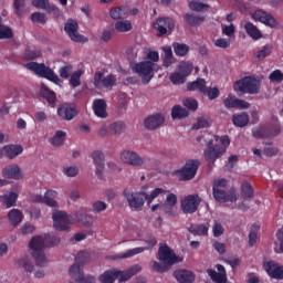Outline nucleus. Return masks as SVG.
Wrapping results in <instances>:
<instances>
[{"mask_svg":"<svg viewBox=\"0 0 283 283\" xmlns=\"http://www.w3.org/2000/svg\"><path fill=\"white\" fill-rule=\"evenodd\" d=\"M61 243V237L59 234L49 233L44 237L38 235L33 237L29 243L31 255L36 264V266H45L48 260L45 259L44 247H59Z\"/></svg>","mask_w":283,"mask_h":283,"instance_id":"nucleus-1","label":"nucleus"},{"mask_svg":"<svg viewBox=\"0 0 283 283\" xmlns=\"http://www.w3.org/2000/svg\"><path fill=\"white\" fill-rule=\"evenodd\" d=\"M53 227L56 231H70L69 224H76L82 222L84 227H92L94 218L92 216L76 211L73 214H67L65 211H54L52 214Z\"/></svg>","mask_w":283,"mask_h":283,"instance_id":"nucleus-2","label":"nucleus"},{"mask_svg":"<svg viewBox=\"0 0 283 283\" xmlns=\"http://www.w3.org/2000/svg\"><path fill=\"white\" fill-rule=\"evenodd\" d=\"M90 260H92V253H90V251L84 250L77 253L75 258V263L69 270L70 276L76 283H96V279L94 276H85L83 274V266L90 263Z\"/></svg>","mask_w":283,"mask_h":283,"instance_id":"nucleus-3","label":"nucleus"},{"mask_svg":"<svg viewBox=\"0 0 283 283\" xmlns=\"http://www.w3.org/2000/svg\"><path fill=\"white\" fill-rule=\"evenodd\" d=\"M158 255L161 263L153 262V270L156 271V273H167L174 264L182 262V258L176 255V252L167 244L159 248Z\"/></svg>","mask_w":283,"mask_h":283,"instance_id":"nucleus-4","label":"nucleus"},{"mask_svg":"<svg viewBox=\"0 0 283 283\" xmlns=\"http://www.w3.org/2000/svg\"><path fill=\"white\" fill-rule=\"evenodd\" d=\"M229 181L224 178L216 179L212 182V196L217 202H238V191L235 188H230L227 191Z\"/></svg>","mask_w":283,"mask_h":283,"instance_id":"nucleus-5","label":"nucleus"},{"mask_svg":"<svg viewBox=\"0 0 283 283\" xmlns=\"http://www.w3.org/2000/svg\"><path fill=\"white\" fill-rule=\"evenodd\" d=\"M198 169H200V160L189 159L186 161L184 167L172 171L171 176L178 178V180H180L181 182H187L196 178Z\"/></svg>","mask_w":283,"mask_h":283,"instance_id":"nucleus-6","label":"nucleus"},{"mask_svg":"<svg viewBox=\"0 0 283 283\" xmlns=\"http://www.w3.org/2000/svg\"><path fill=\"white\" fill-rule=\"evenodd\" d=\"M27 67L28 70H31V72H34V74H36L41 78H46V81H51V83H54L55 85H61V78H59V75H56V73H54V71L45 64L29 62L27 63Z\"/></svg>","mask_w":283,"mask_h":283,"instance_id":"nucleus-7","label":"nucleus"},{"mask_svg":"<svg viewBox=\"0 0 283 283\" xmlns=\"http://www.w3.org/2000/svg\"><path fill=\"white\" fill-rule=\"evenodd\" d=\"M156 63L151 61H143L133 65L132 71L142 76L143 85H148L154 78V70H156Z\"/></svg>","mask_w":283,"mask_h":283,"instance_id":"nucleus-8","label":"nucleus"},{"mask_svg":"<svg viewBox=\"0 0 283 283\" xmlns=\"http://www.w3.org/2000/svg\"><path fill=\"white\" fill-rule=\"evenodd\" d=\"M234 90L241 94H259L260 81L253 76H245L234 83Z\"/></svg>","mask_w":283,"mask_h":283,"instance_id":"nucleus-9","label":"nucleus"},{"mask_svg":"<svg viewBox=\"0 0 283 283\" xmlns=\"http://www.w3.org/2000/svg\"><path fill=\"white\" fill-rule=\"evenodd\" d=\"M123 193L130 209H135V211H143V207H145V200H147L145 192H134L125 189Z\"/></svg>","mask_w":283,"mask_h":283,"instance_id":"nucleus-10","label":"nucleus"},{"mask_svg":"<svg viewBox=\"0 0 283 283\" xmlns=\"http://www.w3.org/2000/svg\"><path fill=\"white\" fill-rule=\"evenodd\" d=\"M93 85L96 90H109V87H114V85H116V75L108 74L105 76L103 72L97 71L94 75Z\"/></svg>","mask_w":283,"mask_h":283,"instance_id":"nucleus-11","label":"nucleus"},{"mask_svg":"<svg viewBox=\"0 0 283 283\" xmlns=\"http://www.w3.org/2000/svg\"><path fill=\"white\" fill-rule=\"evenodd\" d=\"M119 158L124 165H129L130 167H143L147 159L140 157L138 153L129 149H125L120 153Z\"/></svg>","mask_w":283,"mask_h":283,"instance_id":"nucleus-12","label":"nucleus"},{"mask_svg":"<svg viewBox=\"0 0 283 283\" xmlns=\"http://www.w3.org/2000/svg\"><path fill=\"white\" fill-rule=\"evenodd\" d=\"M64 31L71 41L75 43H87V38L78 33V22H76V20L69 19L64 24Z\"/></svg>","mask_w":283,"mask_h":283,"instance_id":"nucleus-13","label":"nucleus"},{"mask_svg":"<svg viewBox=\"0 0 283 283\" xmlns=\"http://www.w3.org/2000/svg\"><path fill=\"white\" fill-rule=\"evenodd\" d=\"M201 202H202V198H200V196L188 195L184 199H181V211L186 214L196 213Z\"/></svg>","mask_w":283,"mask_h":283,"instance_id":"nucleus-14","label":"nucleus"},{"mask_svg":"<svg viewBox=\"0 0 283 283\" xmlns=\"http://www.w3.org/2000/svg\"><path fill=\"white\" fill-rule=\"evenodd\" d=\"M252 19L254 21H259V23H263L266 28H271L272 30L277 28V20L273 14L262 10L258 9L252 13Z\"/></svg>","mask_w":283,"mask_h":283,"instance_id":"nucleus-15","label":"nucleus"},{"mask_svg":"<svg viewBox=\"0 0 283 283\" xmlns=\"http://www.w3.org/2000/svg\"><path fill=\"white\" fill-rule=\"evenodd\" d=\"M57 116L62 118V120H74V118L78 116V111L76 109V105L71 103L61 104L57 107Z\"/></svg>","mask_w":283,"mask_h":283,"instance_id":"nucleus-16","label":"nucleus"},{"mask_svg":"<svg viewBox=\"0 0 283 283\" xmlns=\"http://www.w3.org/2000/svg\"><path fill=\"white\" fill-rule=\"evenodd\" d=\"M90 157L93 160V165H95V176L99 180H103V171H105V155L101 150H94L91 153Z\"/></svg>","mask_w":283,"mask_h":283,"instance_id":"nucleus-17","label":"nucleus"},{"mask_svg":"<svg viewBox=\"0 0 283 283\" xmlns=\"http://www.w3.org/2000/svg\"><path fill=\"white\" fill-rule=\"evenodd\" d=\"M176 23L171 18H159L154 23V29L157 30V36H165L168 31H171L175 28Z\"/></svg>","mask_w":283,"mask_h":283,"instance_id":"nucleus-18","label":"nucleus"},{"mask_svg":"<svg viewBox=\"0 0 283 283\" xmlns=\"http://www.w3.org/2000/svg\"><path fill=\"white\" fill-rule=\"evenodd\" d=\"M2 178L7 180H23V171L19 165H8L2 169Z\"/></svg>","mask_w":283,"mask_h":283,"instance_id":"nucleus-19","label":"nucleus"},{"mask_svg":"<svg viewBox=\"0 0 283 283\" xmlns=\"http://www.w3.org/2000/svg\"><path fill=\"white\" fill-rule=\"evenodd\" d=\"M226 148H222V146L216 144L213 145V139H210L208 142V151H206V158L209 160V163H213L217 159L224 154Z\"/></svg>","mask_w":283,"mask_h":283,"instance_id":"nucleus-20","label":"nucleus"},{"mask_svg":"<svg viewBox=\"0 0 283 283\" xmlns=\"http://www.w3.org/2000/svg\"><path fill=\"white\" fill-rule=\"evenodd\" d=\"M143 271V268L139 264H135L128 270L120 271V270H115V273H117V280L119 277V282H127L134 277V275H137V273H140Z\"/></svg>","mask_w":283,"mask_h":283,"instance_id":"nucleus-21","label":"nucleus"},{"mask_svg":"<svg viewBox=\"0 0 283 283\" xmlns=\"http://www.w3.org/2000/svg\"><path fill=\"white\" fill-rule=\"evenodd\" d=\"M164 123H165V116L163 114H155V115L148 116L145 119L144 125L146 129H150L151 132H154L155 129H158L160 125H163Z\"/></svg>","mask_w":283,"mask_h":283,"instance_id":"nucleus-22","label":"nucleus"},{"mask_svg":"<svg viewBox=\"0 0 283 283\" xmlns=\"http://www.w3.org/2000/svg\"><path fill=\"white\" fill-rule=\"evenodd\" d=\"M92 109L97 118H107V102L103 98L93 101Z\"/></svg>","mask_w":283,"mask_h":283,"instance_id":"nucleus-23","label":"nucleus"},{"mask_svg":"<svg viewBox=\"0 0 283 283\" xmlns=\"http://www.w3.org/2000/svg\"><path fill=\"white\" fill-rule=\"evenodd\" d=\"M174 277L179 283H192L196 280V275L189 270H176L174 272Z\"/></svg>","mask_w":283,"mask_h":283,"instance_id":"nucleus-24","label":"nucleus"},{"mask_svg":"<svg viewBox=\"0 0 283 283\" xmlns=\"http://www.w3.org/2000/svg\"><path fill=\"white\" fill-rule=\"evenodd\" d=\"M59 196V192H56V190H46V192L44 193V197L38 196L36 197V202H43L44 205H46V207H56V200H54V198H56Z\"/></svg>","mask_w":283,"mask_h":283,"instance_id":"nucleus-25","label":"nucleus"},{"mask_svg":"<svg viewBox=\"0 0 283 283\" xmlns=\"http://www.w3.org/2000/svg\"><path fill=\"white\" fill-rule=\"evenodd\" d=\"M188 92H199L207 94V81L205 78H197L196 81L187 84Z\"/></svg>","mask_w":283,"mask_h":283,"instance_id":"nucleus-26","label":"nucleus"},{"mask_svg":"<svg viewBox=\"0 0 283 283\" xmlns=\"http://www.w3.org/2000/svg\"><path fill=\"white\" fill-rule=\"evenodd\" d=\"M3 153L7 158L10 160H14L17 156H20V154H23V146L21 145H6L3 146Z\"/></svg>","mask_w":283,"mask_h":283,"instance_id":"nucleus-27","label":"nucleus"},{"mask_svg":"<svg viewBox=\"0 0 283 283\" xmlns=\"http://www.w3.org/2000/svg\"><path fill=\"white\" fill-rule=\"evenodd\" d=\"M244 30L248 36H250V39H253V41H260V39H262V31H260V29H258V27L253 24V22H247L244 24Z\"/></svg>","mask_w":283,"mask_h":283,"instance_id":"nucleus-28","label":"nucleus"},{"mask_svg":"<svg viewBox=\"0 0 283 283\" xmlns=\"http://www.w3.org/2000/svg\"><path fill=\"white\" fill-rule=\"evenodd\" d=\"M1 201L3 202L7 209H11V207H17V200H19V193L14 191L7 192L2 195Z\"/></svg>","mask_w":283,"mask_h":283,"instance_id":"nucleus-29","label":"nucleus"},{"mask_svg":"<svg viewBox=\"0 0 283 283\" xmlns=\"http://www.w3.org/2000/svg\"><path fill=\"white\" fill-rule=\"evenodd\" d=\"M177 203H178V197L175 193L170 192L167 195L165 205L161 207L165 213H168V216H172L171 209H174V207H176Z\"/></svg>","mask_w":283,"mask_h":283,"instance_id":"nucleus-30","label":"nucleus"},{"mask_svg":"<svg viewBox=\"0 0 283 283\" xmlns=\"http://www.w3.org/2000/svg\"><path fill=\"white\" fill-rule=\"evenodd\" d=\"M8 218L12 227H19L23 222V212L19 209H12L8 212Z\"/></svg>","mask_w":283,"mask_h":283,"instance_id":"nucleus-31","label":"nucleus"},{"mask_svg":"<svg viewBox=\"0 0 283 283\" xmlns=\"http://www.w3.org/2000/svg\"><path fill=\"white\" fill-rule=\"evenodd\" d=\"M40 96H42V98H45L49 105H54L56 103V93L45 85L41 86Z\"/></svg>","mask_w":283,"mask_h":283,"instance_id":"nucleus-32","label":"nucleus"},{"mask_svg":"<svg viewBox=\"0 0 283 283\" xmlns=\"http://www.w3.org/2000/svg\"><path fill=\"white\" fill-rule=\"evenodd\" d=\"M189 233H192V235H209V223H200L197 226L191 224V227L188 228Z\"/></svg>","mask_w":283,"mask_h":283,"instance_id":"nucleus-33","label":"nucleus"},{"mask_svg":"<svg viewBox=\"0 0 283 283\" xmlns=\"http://www.w3.org/2000/svg\"><path fill=\"white\" fill-rule=\"evenodd\" d=\"M109 14L111 19H114L115 21L127 19L128 9L125 6L116 7L111 10Z\"/></svg>","mask_w":283,"mask_h":283,"instance_id":"nucleus-34","label":"nucleus"},{"mask_svg":"<svg viewBox=\"0 0 283 283\" xmlns=\"http://www.w3.org/2000/svg\"><path fill=\"white\" fill-rule=\"evenodd\" d=\"M163 50H164L163 65L164 67H171V65L176 63V57H174V51L171 50V46H165Z\"/></svg>","mask_w":283,"mask_h":283,"instance_id":"nucleus-35","label":"nucleus"},{"mask_svg":"<svg viewBox=\"0 0 283 283\" xmlns=\"http://www.w3.org/2000/svg\"><path fill=\"white\" fill-rule=\"evenodd\" d=\"M184 19L188 25H191V28L201 25V23L205 21V17L196 15V13H186Z\"/></svg>","mask_w":283,"mask_h":283,"instance_id":"nucleus-36","label":"nucleus"},{"mask_svg":"<svg viewBox=\"0 0 283 283\" xmlns=\"http://www.w3.org/2000/svg\"><path fill=\"white\" fill-rule=\"evenodd\" d=\"M232 123L235 127H247L249 125V114L240 113L232 116Z\"/></svg>","mask_w":283,"mask_h":283,"instance_id":"nucleus-37","label":"nucleus"},{"mask_svg":"<svg viewBox=\"0 0 283 283\" xmlns=\"http://www.w3.org/2000/svg\"><path fill=\"white\" fill-rule=\"evenodd\" d=\"M189 116V111L187 108L180 106V105H175L171 109V118L176 120V118L182 119L187 118Z\"/></svg>","mask_w":283,"mask_h":283,"instance_id":"nucleus-38","label":"nucleus"},{"mask_svg":"<svg viewBox=\"0 0 283 283\" xmlns=\"http://www.w3.org/2000/svg\"><path fill=\"white\" fill-rule=\"evenodd\" d=\"M241 196L243 200H251V198L254 196L253 186H251V184L248 181H244L241 185Z\"/></svg>","mask_w":283,"mask_h":283,"instance_id":"nucleus-39","label":"nucleus"},{"mask_svg":"<svg viewBox=\"0 0 283 283\" xmlns=\"http://www.w3.org/2000/svg\"><path fill=\"white\" fill-rule=\"evenodd\" d=\"M118 273L116 270H107L99 276V282L102 283H114L117 280Z\"/></svg>","mask_w":283,"mask_h":283,"instance_id":"nucleus-40","label":"nucleus"},{"mask_svg":"<svg viewBox=\"0 0 283 283\" xmlns=\"http://www.w3.org/2000/svg\"><path fill=\"white\" fill-rule=\"evenodd\" d=\"M67 134H65V132L63 130H57L54 136L50 139L51 145H53V147H61V145H63L65 143V138H66Z\"/></svg>","mask_w":283,"mask_h":283,"instance_id":"nucleus-41","label":"nucleus"},{"mask_svg":"<svg viewBox=\"0 0 283 283\" xmlns=\"http://www.w3.org/2000/svg\"><path fill=\"white\" fill-rule=\"evenodd\" d=\"M172 48L176 56H187L189 54L190 48L185 43L174 42Z\"/></svg>","mask_w":283,"mask_h":283,"instance_id":"nucleus-42","label":"nucleus"},{"mask_svg":"<svg viewBox=\"0 0 283 283\" xmlns=\"http://www.w3.org/2000/svg\"><path fill=\"white\" fill-rule=\"evenodd\" d=\"M125 127L124 122H115L108 126V132L114 136H120L125 132Z\"/></svg>","mask_w":283,"mask_h":283,"instance_id":"nucleus-43","label":"nucleus"},{"mask_svg":"<svg viewBox=\"0 0 283 283\" xmlns=\"http://www.w3.org/2000/svg\"><path fill=\"white\" fill-rule=\"evenodd\" d=\"M271 52H273V44H265L254 56L258 61H264L266 56H271Z\"/></svg>","mask_w":283,"mask_h":283,"instance_id":"nucleus-44","label":"nucleus"},{"mask_svg":"<svg viewBox=\"0 0 283 283\" xmlns=\"http://www.w3.org/2000/svg\"><path fill=\"white\" fill-rule=\"evenodd\" d=\"M83 74H85L83 70H77L71 74L69 81L71 87L76 88L81 85V76H83Z\"/></svg>","mask_w":283,"mask_h":283,"instance_id":"nucleus-45","label":"nucleus"},{"mask_svg":"<svg viewBox=\"0 0 283 283\" xmlns=\"http://www.w3.org/2000/svg\"><path fill=\"white\" fill-rule=\"evenodd\" d=\"M12 36H14V33L11 28L3 24V19L0 18V41L3 39H12Z\"/></svg>","mask_w":283,"mask_h":283,"instance_id":"nucleus-46","label":"nucleus"},{"mask_svg":"<svg viewBox=\"0 0 283 283\" xmlns=\"http://www.w3.org/2000/svg\"><path fill=\"white\" fill-rule=\"evenodd\" d=\"M40 56H41V50H39V49H35V48L30 49V48H28L24 51V59H25V61H34V60L39 59Z\"/></svg>","mask_w":283,"mask_h":283,"instance_id":"nucleus-47","label":"nucleus"},{"mask_svg":"<svg viewBox=\"0 0 283 283\" xmlns=\"http://www.w3.org/2000/svg\"><path fill=\"white\" fill-rule=\"evenodd\" d=\"M132 28V22H129V20H122L115 23L116 32H130Z\"/></svg>","mask_w":283,"mask_h":283,"instance_id":"nucleus-48","label":"nucleus"},{"mask_svg":"<svg viewBox=\"0 0 283 283\" xmlns=\"http://www.w3.org/2000/svg\"><path fill=\"white\" fill-rule=\"evenodd\" d=\"M208 275L214 283H226L227 282V274H219L216 270H208Z\"/></svg>","mask_w":283,"mask_h":283,"instance_id":"nucleus-49","label":"nucleus"},{"mask_svg":"<svg viewBox=\"0 0 283 283\" xmlns=\"http://www.w3.org/2000/svg\"><path fill=\"white\" fill-rule=\"evenodd\" d=\"M160 193H167V190L163 189V188H155L150 195L145 193L146 197V201L147 205H151V202H154V200H156V198L158 196H160Z\"/></svg>","mask_w":283,"mask_h":283,"instance_id":"nucleus-50","label":"nucleus"},{"mask_svg":"<svg viewBox=\"0 0 283 283\" xmlns=\"http://www.w3.org/2000/svg\"><path fill=\"white\" fill-rule=\"evenodd\" d=\"M193 72V63L191 62H181L179 64V73L185 75L186 77L189 76Z\"/></svg>","mask_w":283,"mask_h":283,"instance_id":"nucleus-51","label":"nucleus"},{"mask_svg":"<svg viewBox=\"0 0 283 283\" xmlns=\"http://www.w3.org/2000/svg\"><path fill=\"white\" fill-rule=\"evenodd\" d=\"M184 107L189 112H196L198 109V101L191 97H187L182 101Z\"/></svg>","mask_w":283,"mask_h":283,"instance_id":"nucleus-52","label":"nucleus"},{"mask_svg":"<svg viewBox=\"0 0 283 283\" xmlns=\"http://www.w3.org/2000/svg\"><path fill=\"white\" fill-rule=\"evenodd\" d=\"M252 135L254 138H269V133L266 126H259L252 130Z\"/></svg>","mask_w":283,"mask_h":283,"instance_id":"nucleus-53","label":"nucleus"},{"mask_svg":"<svg viewBox=\"0 0 283 283\" xmlns=\"http://www.w3.org/2000/svg\"><path fill=\"white\" fill-rule=\"evenodd\" d=\"M269 138H273L274 136H280L282 128H280V124H270L266 125Z\"/></svg>","mask_w":283,"mask_h":283,"instance_id":"nucleus-54","label":"nucleus"},{"mask_svg":"<svg viewBox=\"0 0 283 283\" xmlns=\"http://www.w3.org/2000/svg\"><path fill=\"white\" fill-rule=\"evenodd\" d=\"M174 85H182L187 81V77L180 72L172 73L169 77Z\"/></svg>","mask_w":283,"mask_h":283,"instance_id":"nucleus-55","label":"nucleus"},{"mask_svg":"<svg viewBox=\"0 0 283 283\" xmlns=\"http://www.w3.org/2000/svg\"><path fill=\"white\" fill-rule=\"evenodd\" d=\"M212 233L213 238H220L221 235H224V227H222V223H220L218 220L213 221Z\"/></svg>","mask_w":283,"mask_h":283,"instance_id":"nucleus-56","label":"nucleus"},{"mask_svg":"<svg viewBox=\"0 0 283 283\" xmlns=\"http://www.w3.org/2000/svg\"><path fill=\"white\" fill-rule=\"evenodd\" d=\"M189 8L190 10H192L193 12H202V10H207V8H209V6L198 1V0H192L189 3Z\"/></svg>","mask_w":283,"mask_h":283,"instance_id":"nucleus-57","label":"nucleus"},{"mask_svg":"<svg viewBox=\"0 0 283 283\" xmlns=\"http://www.w3.org/2000/svg\"><path fill=\"white\" fill-rule=\"evenodd\" d=\"M13 6L15 14H18V17H22V14H25V0H14Z\"/></svg>","mask_w":283,"mask_h":283,"instance_id":"nucleus-58","label":"nucleus"},{"mask_svg":"<svg viewBox=\"0 0 283 283\" xmlns=\"http://www.w3.org/2000/svg\"><path fill=\"white\" fill-rule=\"evenodd\" d=\"M145 251V248H134L125 252L122 256H119V260H126L127 258H134V255H138V253H143Z\"/></svg>","mask_w":283,"mask_h":283,"instance_id":"nucleus-59","label":"nucleus"},{"mask_svg":"<svg viewBox=\"0 0 283 283\" xmlns=\"http://www.w3.org/2000/svg\"><path fill=\"white\" fill-rule=\"evenodd\" d=\"M277 263H275V261H266L263 263V269L264 271L268 273V275L271 277L275 271V269H277Z\"/></svg>","mask_w":283,"mask_h":283,"instance_id":"nucleus-60","label":"nucleus"},{"mask_svg":"<svg viewBox=\"0 0 283 283\" xmlns=\"http://www.w3.org/2000/svg\"><path fill=\"white\" fill-rule=\"evenodd\" d=\"M72 70H74V66H72L70 64L62 66L59 70V74H60L61 78H70L72 76Z\"/></svg>","mask_w":283,"mask_h":283,"instance_id":"nucleus-61","label":"nucleus"},{"mask_svg":"<svg viewBox=\"0 0 283 283\" xmlns=\"http://www.w3.org/2000/svg\"><path fill=\"white\" fill-rule=\"evenodd\" d=\"M107 210V203L104 201L97 200L93 203V213H103Z\"/></svg>","mask_w":283,"mask_h":283,"instance_id":"nucleus-62","label":"nucleus"},{"mask_svg":"<svg viewBox=\"0 0 283 283\" xmlns=\"http://www.w3.org/2000/svg\"><path fill=\"white\" fill-rule=\"evenodd\" d=\"M269 78L271 83H282L283 81V73L280 70H274L270 75Z\"/></svg>","mask_w":283,"mask_h":283,"instance_id":"nucleus-63","label":"nucleus"},{"mask_svg":"<svg viewBox=\"0 0 283 283\" xmlns=\"http://www.w3.org/2000/svg\"><path fill=\"white\" fill-rule=\"evenodd\" d=\"M206 94L209 101H216L220 96V90L218 87H208L206 88Z\"/></svg>","mask_w":283,"mask_h":283,"instance_id":"nucleus-64","label":"nucleus"}]
</instances>
